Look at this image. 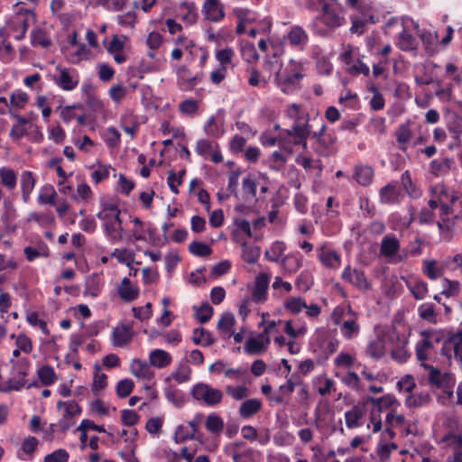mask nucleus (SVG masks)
Segmentation results:
<instances>
[{"label":"nucleus","instance_id":"nucleus-16","mask_svg":"<svg viewBox=\"0 0 462 462\" xmlns=\"http://www.w3.org/2000/svg\"><path fill=\"white\" fill-rule=\"evenodd\" d=\"M365 412V403H358L355 405L351 410L345 413L346 425L347 428L352 429L359 425V420L364 416Z\"/></svg>","mask_w":462,"mask_h":462},{"label":"nucleus","instance_id":"nucleus-9","mask_svg":"<svg viewBox=\"0 0 462 462\" xmlns=\"http://www.w3.org/2000/svg\"><path fill=\"white\" fill-rule=\"evenodd\" d=\"M202 13L206 19L215 23L220 21L225 16L224 10L220 6L218 0H206L203 5Z\"/></svg>","mask_w":462,"mask_h":462},{"label":"nucleus","instance_id":"nucleus-61","mask_svg":"<svg viewBox=\"0 0 462 462\" xmlns=\"http://www.w3.org/2000/svg\"><path fill=\"white\" fill-rule=\"evenodd\" d=\"M342 382L356 390H358L360 388V378L355 372H348L346 376L342 378Z\"/></svg>","mask_w":462,"mask_h":462},{"label":"nucleus","instance_id":"nucleus-40","mask_svg":"<svg viewBox=\"0 0 462 462\" xmlns=\"http://www.w3.org/2000/svg\"><path fill=\"white\" fill-rule=\"evenodd\" d=\"M226 393L231 396L234 400L240 401L247 397L249 394L248 389L244 385L233 386L227 385L226 387Z\"/></svg>","mask_w":462,"mask_h":462},{"label":"nucleus","instance_id":"nucleus-38","mask_svg":"<svg viewBox=\"0 0 462 462\" xmlns=\"http://www.w3.org/2000/svg\"><path fill=\"white\" fill-rule=\"evenodd\" d=\"M185 172H186L185 170H181L179 171L178 176H176L174 171H169L168 177H167V183L169 185L170 189L174 194H179L178 186L181 185L182 178H183Z\"/></svg>","mask_w":462,"mask_h":462},{"label":"nucleus","instance_id":"nucleus-4","mask_svg":"<svg viewBox=\"0 0 462 462\" xmlns=\"http://www.w3.org/2000/svg\"><path fill=\"white\" fill-rule=\"evenodd\" d=\"M452 354L456 359L462 361V330L448 335L445 341L441 344L440 355L445 356L448 361L452 357Z\"/></svg>","mask_w":462,"mask_h":462},{"label":"nucleus","instance_id":"nucleus-43","mask_svg":"<svg viewBox=\"0 0 462 462\" xmlns=\"http://www.w3.org/2000/svg\"><path fill=\"white\" fill-rule=\"evenodd\" d=\"M359 332V326L355 319H348L342 323L341 333L346 338H352L354 335Z\"/></svg>","mask_w":462,"mask_h":462},{"label":"nucleus","instance_id":"nucleus-41","mask_svg":"<svg viewBox=\"0 0 462 462\" xmlns=\"http://www.w3.org/2000/svg\"><path fill=\"white\" fill-rule=\"evenodd\" d=\"M140 416L134 410H122L121 411V421L126 427H133L139 421Z\"/></svg>","mask_w":462,"mask_h":462},{"label":"nucleus","instance_id":"nucleus-46","mask_svg":"<svg viewBox=\"0 0 462 462\" xmlns=\"http://www.w3.org/2000/svg\"><path fill=\"white\" fill-rule=\"evenodd\" d=\"M444 289L440 292V294L445 295L447 297H453L459 293L460 291V283L457 281H450L448 279H444Z\"/></svg>","mask_w":462,"mask_h":462},{"label":"nucleus","instance_id":"nucleus-36","mask_svg":"<svg viewBox=\"0 0 462 462\" xmlns=\"http://www.w3.org/2000/svg\"><path fill=\"white\" fill-rule=\"evenodd\" d=\"M165 396L169 402L177 407H181L185 403L184 393L179 389L171 387L165 389Z\"/></svg>","mask_w":462,"mask_h":462},{"label":"nucleus","instance_id":"nucleus-27","mask_svg":"<svg viewBox=\"0 0 462 462\" xmlns=\"http://www.w3.org/2000/svg\"><path fill=\"white\" fill-rule=\"evenodd\" d=\"M242 258L248 263H255L260 257L261 249L258 245H251L246 242L242 243Z\"/></svg>","mask_w":462,"mask_h":462},{"label":"nucleus","instance_id":"nucleus-10","mask_svg":"<svg viewBox=\"0 0 462 462\" xmlns=\"http://www.w3.org/2000/svg\"><path fill=\"white\" fill-rule=\"evenodd\" d=\"M269 285V277L261 273L255 278L254 287L252 291V299L256 302L264 301Z\"/></svg>","mask_w":462,"mask_h":462},{"label":"nucleus","instance_id":"nucleus-21","mask_svg":"<svg viewBox=\"0 0 462 462\" xmlns=\"http://www.w3.org/2000/svg\"><path fill=\"white\" fill-rule=\"evenodd\" d=\"M374 170L371 166L358 165L355 167V180L362 186H367L372 182Z\"/></svg>","mask_w":462,"mask_h":462},{"label":"nucleus","instance_id":"nucleus-50","mask_svg":"<svg viewBox=\"0 0 462 462\" xmlns=\"http://www.w3.org/2000/svg\"><path fill=\"white\" fill-rule=\"evenodd\" d=\"M132 311L135 319L140 320L149 319L152 317V303L148 302L143 307H134Z\"/></svg>","mask_w":462,"mask_h":462},{"label":"nucleus","instance_id":"nucleus-53","mask_svg":"<svg viewBox=\"0 0 462 462\" xmlns=\"http://www.w3.org/2000/svg\"><path fill=\"white\" fill-rule=\"evenodd\" d=\"M190 368L186 364H180L177 371L172 374V377L178 383H185L189 379Z\"/></svg>","mask_w":462,"mask_h":462},{"label":"nucleus","instance_id":"nucleus-25","mask_svg":"<svg viewBox=\"0 0 462 462\" xmlns=\"http://www.w3.org/2000/svg\"><path fill=\"white\" fill-rule=\"evenodd\" d=\"M400 248V243L397 238L386 236L383 238L381 244V254L385 257L394 256Z\"/></svg>","mask_w":462,"mask_h":462},{"label":"nucleus","instance_id":"nucleus-3","mask_svg":"<svg viewBox=\"0 0 462 462\" xmlns=\"http://www.w3.org/2000/svg\"><path fill=\"white\" fill-rule=\"evenodd\" d=\"M190 394L196 401L202 402L210 407L219 404L224 396L221 390L213 388L205 383L195 384L191 389Z\"/></svg>","mask_w":462,"mask_h":462},{"label":"nucleus","instance_id":"nucleus-48","mask_svg":"<svg viewBox=\"0 0 462 462\" xmlns=\"http://www.w3.org/2000/svg\"><path fill=\"white\" fill-rule=\"evenodd\" d=\"M69 457L67 450L59 448L44 457V462H68Z\"/></svg>","mask_w":462,"mask_h":462},{"label":"nucleus","instance_id":"nucleus-29","mask_svg":"<svg viewBox=\"0 0 462 462\" xmlns=\"http://www.w3.org/2000/svg\"><path fill=\"white\" fill-rule=\"evenodd\" d=\"M445 440L455 446V453L452 457H448V462H462V436L451 435L445 438Z\"/></svg>","mask_w":462,"mask_h":462},{"label":"nucleus","instance_id":"nucleus-5","mask_svg":"<svg viewBox=\"0 0 462 462\" xmlns=\"http://www.w3.org/2000/svg\"><path fill=\"white\" fill-rule=\"evenodd\" d=\"M59 75H54L52 80L54 83L65 91L75 89L79 84V74L75 69L56 67Z\"/></svg>","mask_w":462,"mask_h":462},{"label":"nucleus","instance_id":"nucleus-57","mask_svg":"<svg viewBox=\"0 0 462 462\" xmlns=\"http://www.w3.org/2000/svg\"><path fill=\"white\" fill-rule=\"evenodd\" d=\"M294 377L298 378L296 374H292L291 378L287 379L285 384H282L279 387V391L282 395L289 396L291 393H293L295 386L301 384V381L293 380Z\"/></svg>","mask_w":462,"mask_h":462},{"label":"nucleus","instance_id":"nucleus-15","mask_svg":"<svg viewBox=\"0 0 462 462\" xmlns=\"http://www.w3.org/2000/svg\"><path fill=\"white\" fill-rule=\"evenodd\" d=\"M117 293L123 300L129 302L138 297L139 290L137 287L132 286L130 280L125 277L117 288Z\"/></svg>","mask_w":462,"mask_h":462},{"label":"nucleus","instance_id":"nucleus-60","mask_svg":"<svg viewBox=\"0 0 462 462\" xmlns=\"http://www.w3.org/2000/svg\"><path fill=\"white\" fill-rule=\"evenodd\" d=\"M213 150V144L210 141L200 139L197 142L196 152L201 156H206Z\"/></svg>","mask_w":462,"mask_h":462},{"label":"nucleus","instance_id":"nucleus-8","mask_svg":"<svg viewBox=\"0 0 462 462\" xmlns=\"http://www.w3.org/2000/svg\"><path fill=\"white\" fill-rule=\"evenodd\" d=\"M201 422V415L197 414L194 419L190 421H189V426L191 428L190 434L181 435L180 431L184 430V427L182 425H179L175 431V441L177 443H182L185 442L188 439H195L201 441V436L198 435V427L199 423Z\"/></svg>","mask_w":462,"mask_h":462},{"label":"nucleus","instance_id":"nucleus-33","mask_svg":"<svg viewBox=\"0 0 462 462\" xmlns=\"http://www.w3.org/2000/svg\"><path fill=\"white\" fill-rule=\"evenodd\" d=\"M38 378L45 385H51L55 381V372L51 365H43L37 371Z\"/></svg>","mask_w":462,"mask_h":462},{"label":"nucleus","instance_id":"nucleus-39","mask_svg":"<svg viewBox=\"0 0 462 462\" xmlns=\"http://www.w3.org/2000/svg\"><path fill=\"white\" fill-rule=\"evenodd\" d=\"M256 189L257 183L252 177L248 176L243 180V191L245 199H248V198L251 199H255Z\"/></svg>","mask_w":462,"mask_h":462},{"label":"nucleus","instance_id":"nucleus-31","mask_svg":"<svg viewBox=\"0 0 462 462\" xmlns=\"http://www.w3.org/2000/svg\"><path fill=\"white\" fill-rule=\"evenodd\" d=\"M193 309L196 313V319L201 324H205L210 320L214 312V309L208 302H203L200 307L194 306Z\"/></svg>","mask_w":462,"mask_h":462},{"label":"nucleus","instance_id":"nucleus-32","mask_svg":"<svg viewBox=\"0 0 462 462\" xmlns=\"http://www.w3.org/2000/svg\"><path fill=\"white\" fill-rule=\"evenodd\" d=\"M224 425L223 419L215 413L209 414L206 419V428L213 434H219L223 430Z\"/></svg>","mask_w":462,"mask_h":462},{"label":"nucleus","instance_id":"nucleus-55","mask_svg":"<svg viewBox=\"0 0 462 462\" xmlns=\"http://www.w3.org/2000/svg\"><path fill=\"white\" fill-rule=\"evenodd\" d=\"M15 344L19 349L26 354L32 351V340L25 334H19L16 337Z\"/></svg>","mask_w":462,"mask_h":462},{"label":"nucleus","instance_id":"nucleus-59","mask_svg":"<svg viewBox=\"0 0 462 462\" xmlns=\"http://www.w3.org/2000/svg\"><path fill=\"white\" fill-rule=\"evenodd\" d=\"M287 115L294 122H301L303 119H306V115L300 111V106L295 103L291 104L288 108Z\"/></svg>","mask_w":462,"mask_h":462},{"label":"nucleus","instance_id":"nucleus-62","mask_svg":"<svg viewBox=\"0 0 462 462\" xmlns=\"http://www.w3.org/2000/svg\"><path fill=\"white\" fill-rule=\"evenodd\" d=\"M246 140L245 137L238 134L235 135L230 142V150L234 153L241 152L245 145Z\"/></svg>","mask_w":462,"mask_h":462},{"label":"nucleus","instance_id":"nucleus-49","mask_svg":"<svg viewBox=\"0 0 462 462\" xmlns=\"http://www.w3.org/2000/svg\"><path fill=\"white\" fill-rule=\"evenodd\" d=\"M353 285L360 289H367L368 282L363 271L353 269L351 282Z\"/></svg>","mask_w":462,"mask_h":462},{"label":"nucleus","instance_id":"nucleus-52","mask_svg":"<svg viewBox=\"0 0 462 462\" xmlns=\"http://www.w3.org/2000/svg\"><path fill=\"white\" fill-rule=\"evenodd\" d=\"M27 321L29 322L30 325L32 326H38L40 328V329L42 330V332L45 335V336H49L50 335V330L47 327V324L44 320H42L38 318V314L37 312L33 311V312H31L27 315Z\"/></svg>","mask_w":462,"mask_h":462},{"label":"nucleus","instance_id":"nucleus-18","mask_svg":"<svg viewBox=\"0 0 462 462\" xmlns=\"http://www.w3.org/2000/svg\"><path fill=\"white\" fill-rule=\"evenodd\" d=\"M322 21L329 27H339L343 24L344 18L339 16L328 4L324 3L322 5Z\"/></svg>","mask_w":462,"mask_h":462},{"label":"nucleus","instance_id":"nucleus-1","mask_svg":"<svg viewBox=\"0 0 462 462\" xmlns=\"http://www.w3.org/2000/svg\"><path fill=\"white\" fill-rule=\"evenodd\" d=\"M404 331L403 314L399 311L393 319L392 328L383 335L372 340L367 347L366 353L374 359L381 358L385 352L386 346H390L393 358L399 363L404 362V340L402 332Z\"/></svg>","mask_w":462,"mask_h":462},{"label":"nucleus","instance_id":"nucleus-14","mask_svg":"<svg viewBox=\"0 0 462 462\" xmlns=\"http://www.w3.org/2000/svg\"><path fill=\"white\" fill-rule=\"evenodd\" d=\"M300 80L293 79L292 73L286 66L284 69H280L275 73V82L281 88L282 91L287 92V88L296 85Z\"/></svg>","mask_w":462,"mask_h":462},{"label":"nucleus","instance_id":"nucleus-54","mask_svg":"<svg viewBox=\"0 0 462 462\" xmlns=\"http://www.w3.org/2000/svg\"><path fill=\"white\" fill-rule=\"evenodd\" d=\"M179 109L182 114L192 116L197 113L199 106L193 99H185L180 104Z\"/></svg>","mask_w":462,"mask_h":462},{"label":"nucleus","instance_id":"nucleus-30","mask_svg":"<svg viewBox=\"0 0 462 462\" xmlns=\"http://www.w3.org/2000/svg\"><path fill=\"white\" fill-rule=\"evenodd\" d=\"M267 347L263 340L256 337H249L245 345V351L248 355H258L263 353Z\"/></svg>","mask_w":462,"mask_h":462},{"label":"nucleus","instance_id":"nucleus-6","mask_svg":"<svg viewBox=\"0 0 462 462\" xmlns=\"http://www.w3.org/2000/svg\"><path fill=\"white\" fill-rule=\"evenodd\" d=\"M380 199L385 204L400 203L402 189L397 182H391L380 189Z\"/></svg>","mask_w":462,"mask_h":462},{"label":"nucleus","instance_id":"nucleus-2","mask_svg":"<svg viewBox=\"0 0 462 462\" xmlns=\"http://www.w3.org/2000/svg\"><path fill=\"white\" fill-rule=\"evenodd\" d=\"M420 334L422 339L416 346V356L418 360L423 362L428 358L427 352L435 350L436 346L441 345L448 335L438 330H423Z\"/></svg>","mask_w":462,"mask_h":462},{"label":"nucleus","instance_id":"nucleus-7","mask_svg":"<svg viewBox=\"0 0 462 462\" xmlns=\"http://www.w3.org/2000/svg\"><path fill=\"white\" fill-rule=\"evenodd\" d=\"M133 337V325L123 324L113 330V345L116 346L122 347L127 345L132 340Z\"/></svg>","mask_w":462,"mask_h":462},{"label":"nucleus","instance_id":"nucleus-64","mask_svg":"<svg viewBox=\"0 0 462 462\" xmlns=\"http://www.w3.org/2000/svg\"><path fill=\"white\" fill-rule=\"evenodd\" d=\"M110 97L116 101L120 102L126 94V88L122 85L113 86L110 90Z\"/></svg>","mask_w":462,"mask_h":462},{"label":"nucleus","instance_id":"nucleus-56","mask_svg":"<svg viewBox=\"0 0 462 462\" xmlns=\"http://www.w3.org/2000/svg\"><path fill=\"white\" fill-rule=\"evenodd\" d=\"M409 288L414 298L417 300L423 299L428 291L427 284L422 281L417 282L413 285H409Z\"/></svg>","mask_w":462,"mask_h":462},{"label":"nucleus","instance_id":"nucleus-51","mask_svg":"<svg viewBox=\"0 0 462 462\" xmlns=\"http://www.w3.org/2000/svg\"><path fill=\"white\" fill-rule=\"evenodd\" d=\"M181 7L187 10L186 14H183L181 17L182 20L189 24L194 23L198 17L195 5L193 3H183L181 5Z\"/></svg>","mask_w":462,"mask_h":462},{"label":"nucleus","instance_id":"nucleus-23","mask_svg":"<svg viewBox=\"0 0 462 462\" xmlns=\"http://www.w3.org/2000/svg\"><path fill=\"white\" fill-rule=\"evenodd\" d=\"M150 364L157 368H164L170 365L171 357L170 354L162 349H154L150 353Z\"/></svg>","mask_w":462,"mask_h":462},{"label":"nucleus","instance_id":"nucleus-26","mask_svg":"<svg viewBox=\"0 0 462 462\" xmlns=\"http://www.w3.org/2000/svg\"><path fill=\"white\" fill-rule=\"evenodd\" d=\"M191 339L195 345L202 346H212L216 342L211 334L203 328H195Z\"/></svg>","mask_w":462,"mask_h":462},{"label":"nucleus","instance_id":"nucleus-47","mask_svg":"<svg viewBox=\"0 0 462 462\" xmlns=\"http://www.w3.org/2000/svg\"><path fill=\"white\" fill-rule=\"evenodd\" d=\"M96 374L94 376V381L92 384V392L97 393V392L103 390L106 386L107 376L106 374H98L99 366L96 365Z\"/></svg>","mask_w":462,"mask_h":462},{"label":"nucleus","instance_id":"nucleus-20","mask_svg":"<svg viewBox=\"0 0 462 462\" xmlns=\"http://www.w3.org/2000/svg\"><path fill=\"white\" fill-rule=\"evenodd\" d=\"M288 40L292 46L302 47L307 44L309 37L300 26H293L288 33Z\"/></svg>","mask_w":462,"mask_h":462},{"label":"nucleus","instance_id":"nucleus-13","mask_svg":"<svg viewBox=\"0 0 462 462\" xmlns=\"http://www.w3.org/2000/svg\"><path fill=\"white\" fill-rule=\"evenodd\" d=\"M282 133L288 136L297 137L298 139H308L310 135L309 115L306 114L304 122H294L291 130H282Z\"/></svg>","mask_w":462,"mask_h":462},{"label":"nucleus","instance_id":"nucleus-58","mask_svg":"<svg viewBox=\"0 0 462 462\" xmlns=\"http://www.w3.org/2000/svg\"><path fill=\"white\" fill-rule=\"evenodd\" d=\"M233 56L234 51L231 48L220 50L216 54V58L221 66H226V64L231 63Z\"/></svg>","mask_w":462,"mask_h":462},{"label":"nucleus","instance_id":"nucleus-19","mask_svg":"<svg viewBox=\"0 0 462 462\" xmlns=\"http://www.w3.org/2000/svg\"><path fill=\"white\" fill-rule=\"evenodd\" d=\"M262 409V402L259 399L245 400L239 407V415L244 419H248L257 413Z\"/></svg>","mask_w":462,"mask_h":462},{"label":"nucleus","instance_id":"nucleus-28","mask_svg":"<svg viewBox=\"0 0 462 462\" xmlns=\"http://www.w3.org/2000/svg\"><path fill=\"white\" fill-rule=\"evenodd\" d=\"M1 183L8 189L12 190L16 187L17 176L14 170L1 167L0 168Z\"/></svg>","mask_w":462,"mask_h":462},{"label":"nucleus","instance_id":"nucleus-63","mask_svg":"<svg viewBox=\"0 0 462 462\" xmlns=\"http://www.w3.org/2000/svg\"><path fill=\"white\" fill-rule=\"evenodd\" d=\"M226 296V291L223 287H214L210 291V300L215 305L220 304Z\"/></svg>","mask_w":462,"mask_h":462},{"label":"nucleus","instance_id":"nucleus-11","mask_svg":"<svg viewBox=\"0 0 462 462\" xmlns=\"http://www.w3.org/2000/svg\"><path fill=\"white\" fill-rule=\"evenodd\" d=\"M319 259L328 268L336 269L340 265V255L326 245H322L319 249Z\"/></svg>","mask_w":462,"mask_h":462},{"label":"nucleus","instance_id":"nucleus-44","mask_svg":"<svg viewBox=\"0 0 462 462\" xmlns=\"http://www.w3.org/2000/svg\"><path fill=\"white\" fill-rule=\"evenodd\" d=\"M38 445L39 440L33 436H29L22 442L21 449L30 457H32Z\"/></svg>","mask_w":462,"mask_h":462},{"label":"nucleus","instance_id":"nucleus-37","mask_svg":"<svg viewBox=\"0 0 462 462\" xmlns=\"http://www.w3.org/2000/svg\"><path fill=\"white\" fill-rule=\"evenodd\" d=\"M189 251L190 254L199 257L208 256L212 253V249L208 245L197 241L189 244Z\"/></svg>","mask_w":462,"mask_h":462},{"label":"nucleus","instance_id":"nucleus-12","mask_svg":"<svg viewBox=\"0 0 462 462\" xmlns=\"http://www.w3.org/2000/svg\"><path fill=\"white\" fill-rule=\"evenodd\" d=\"M131 373L143 380L150 381L154 376V372L146 362L140 359H134L130 365Z\"/></svg>","mask_w":462,"mask_h":462},{"label":"nucleus","instance_id":"nucleus-42","mask_svg":"<svg viewBox=\"0 0 462 462\" xmlns=\"http://www.w3.org/2000/svg\"><path fill=\"white\" fill-rule=\"evenodd\" d=\"M236 323L235 317L230 312L224 313L217 322V328L224 332H230Z\"/></svg>","mask_w":462,"mask_h":462},{"label":"nucleus","instance_id":"nucleus-24","mask_svg":"<svg viewBox=\"0 0 462 462\" xmlns=\"http://www.w3.org/2000/svg\"><path fill=\"white\" fill-rule=\"evenodd\" d=\"M366 402L372 403V411L380 413L382 411L393 406L396 400L393 396L387 394L380 398L368 397Z\"/></svg>","mask_w":462,"mask_h":462},{"label":"nucleus","instance_id":"nucleus-22","mask_svg":"<svg viewBox=\"0 0 462 462\" xmlns=\"http://www.w3.org/2000/svg\"><path fill=\"white\" fill-rule=\"evenodd\" d=\"M97 217L104 221V228L106 234L113 240L121 239L122 235L120 232H117L115 228V225L113 223L112 214L105 213L104 211H100L97 214Z\"/></svg>","mask_w":462,"mask_h":462},{"label":"nucleus","instance_id":"nucleus-34","mask_svg":"<svg viewBox=\"0 0 462 462\" xmlns=\"http://www.w3.org/2000/svg\"><path fill=\"white\" fill-rule=\"evenodd\" d=\"M31 43L32 46L39 45L43 48H48L52 42L42 30H33L31 35Z\"/></svg>","mask_w":462,"mask_h":462},{"label":"nucleus","instance_id":"nucleus-17","mask_svg":"<svg viewBox=\"0 0 462 462\" xmlns=\"http://www.w3.org/2000/svg\"><path fill=\"white\" fill-rule=\"evenodd\" d=\"M36 180L33 173L30 171H24L21 174V189L23 195V200L27 202L30 199V195L34 189Z\"/></svg>","mask_w":462,"mask_h":462},{"label":"nucleus","instance_id":"nucleus-35","mask_svg":"<svg viewBox=\"0 0 462 462\" xmlns=\"http://www.w3.org/2000/svg\"><path fill=\"white\" fill-rule=\"evenodd\" d=\"M134 387V381L128 378L120 380L116 383V392L119 398H125L129 396Z\"/></svg>","mask_w":462,"mask_h":462},{"label":"nucleus","instance_id":"nucleus-45","mask_svg":"<svg viewBox=\"0 0 462 462\" xmlns=\"http://www.w3.org/2000/svg\"><path fill=\"white\" fill-rule=\"evenodd\" d=\"M284 307L291 313L298 314L304 307H307V304L302 298H290L284 303Z\"/></svg>","mask_w":462,"mask_h":462}]
</instances>
